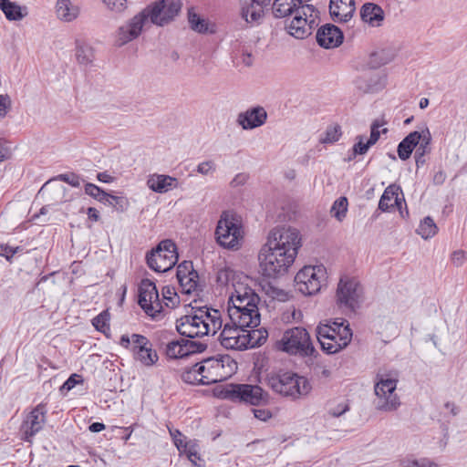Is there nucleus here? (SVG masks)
Listing matches in <instances>:
<instances>
[{"label":"nucleus","mask_w":467,"mask_h":467,"mask_svg":"<svg viewBox=\"0 0 467 467\" xmlns=\"http://www.w3.org/2000/svg\"><path fill=\"white\" fill-rule=\"evenodd\" d=\"M302 245L300 232L292 226L278 225L270 230L258 260L265 276L284 275L294 264Z\"/></svg>","instance_id":"obj_1"},{"label":"nucleus","mask_w":467,"mask_h":467,"mask_svg":"<svg viewBox=\"0 0 467 467\" xmlns=\"http://www.w3.org/2000/svg\"><path fill=\"white\" fill-rule=\"evenodd\" d=\"M182 7V0H158L118 27L114 34L116 47H123L137 39L151 25L164 26L172 22Z\"/></svg>","instance_id":"obj_2"},{"label":"nucleus","mask_w":467,"mask_h":467,"mask_svg":"<svg viewBox=\"0 0 467 467\" xmlns=\"http://www.w3.org/2000/svg\"><path fill=\"white\" fill-rule=\"evenodd\" d=\"M222 326L219 312L215 309L200 308L192 315H185L177 319L176 329L184 337L193 338L215 334Z\"/></svg>","instance_id":"obj_3"},{"label":"nucleus","mask_w":467,"mask_h":467,"mask_svg":"<svg viewBox=\"0 0 467 467\" xmlns=\"http://www.w3.org/2000/svg\"><path fill=\"white\" fill-rule=\"evenodd\" d=\"M399 372L397 370H384L377 373L374 383L373 405L380 412L396 411L401 405L400 398L397 393Z\"/></svg>","instance_id":"obj_4"},{"label":"nucleus","mask_w":467,"mask_h":467,"mask_svg":"<svg viewBox=\"0 0 467 467\" xmlns=\"http://www.w3.org/2000/svg\"><path fill=\"white\" fill-rule=\"evenodd\" d=\"M267 384L273 391L292 400L306 397L312 390L306 378L292 371L279 370L269 374Z\"/></svg>","instance_id":"obj_5"},{"label":"nucleus","mask_w":467,"mask_h":467,"mask_svg":"<svg viewBox=\"0 0 467 467\" xmlns=\"http://www.w3.org/2000/svg\"><path fill=\"white\" fill-rule=\"evenodd\" d=\"M317 338L322 350H341L350 342L352 332L347 320L337 318L331 324L317 326Z\"/></svg>","instance_id":"obj_6"},{"label":"nucleus","mask_w":467,"mask_h":467,"mask_svg":"<svg viewBox=\"0 0 467 467\" xmlns=\"http://www.w3.org/2000/svg\"><path fill=\"white\" fill-rule=\"evenodd\" d=\"M215 235L217 243L223 248L240 249L244 235L241 218L234 213L223 212L218 221Z\"/></svg>","instance_id":"obj_7"},{"label":"nucleus","mask_w":467,"mask_h":467,"mask_svg":"<svg viewBox=\"0 0 467 467\" xmlns=\"http://www.w3.org/2000/svg\"><path fill=\"white\" fill-rule=\"evenodd\" d=\"M200 369L205 372L204 381L210 385L231 378L237 370V362L228 354L218 355L205 358Z\"/></svg>","instance_id":"obj_8"},{"label":"nucleus","mask_w":467,"mask_h":467,"mask_svg":"<svg viewBox=\"0 0 467 467\" xmlns=\"http://www.w3.org/2000/svg\"><path fill=\"white\" fill-rule=\"evenodd\" d=\"M219 397L231 401H244L254 406L266 402L268 395L257 385L228 384L221 390Z\"/></svg>","instance_id":"obj_9"},{"label":"nucleus","mask_w":467,"mask_h":467,"mask_svg":"<svg viewBox=\"0 0 467 467\" xmlns=\"http://www.w3.org/2000/svg\"><path fill=\"white\" fill-rule=\"evenodd\" d=\"M327 280V271L323 265H306L295 276L296 288L305 296L318 293Z\"/></svg>","instance_id":"obj_10"},{"label":"nucleus","mask_w":467,"mask_h":467,"mask_svg":"<svg viewBox=\"0 0 467 467\" xmlns=\"http://www.w3.org/2000/svg\"><path fill=\"white\" fill-rule=\"evenodd\" d=\"M149 267L155 272H167L178 261V253L175 244L171 240L161 241L155 249L146 255Z\"/></svg>","instance_id":"obj_11"},{"label":"nucleus","mask_w":467,"mask_h":467,"mask_svg":"<svg viewBox=\"0 0 467 467\" xmlns=\"http://www.w3.org/2000/svg\"><path fill=\"white\" fill-rule=\"evenodd\" d=\"M360 293V285L356 279L341 278L336 294L337 307L344 313H352L358 305Z\"/></svg>","instance_id":"obj_12"},{"label":"nucleus","mask_w":467,"mask_h":467,"mask_svg":"<svg viewBox=\"0 0 467 467\" xmlns=\"http://www.w3.org/2000/svg\"><path fill=\"white\" fill-rule=\"evenodd\" d=\"M139 305L147 315L152 317H155L162 310L156 285L149 279H143L140 284Z\"/></svg>","instance_id":"obj_13"},{"label":"nucleus","mask_w":467,"mask_h":467,"mask_svg":"<svg viewBox=\"0 0 467 467\" xmlns=\"http://www.w3.org/2000/svg\"><path fill=\"white\" fill-rule=\"evenodd\" d=\"M227 312L233 326L240 327L242 331L246 327H256L260 325L258 304H254V307L228 306Z\"/></svg>","instance_id":"obj_14"},{"label":"nucleus","mask_w":467,"mask_h":467,"mask_svg":"<svg viewBox=\"0 0 467 467\" xmlns=\"http://www.w3.org/2000/svg\"><path fill=\"white\" fill-rule=\"evenodd\" d=\"M46 414V405L40 403L26 416L20 429L24 441L30 442L31 439L42 430Z\"/></svg>","instance_id":"obj_15"},{"label":"nucleus","mask_w":467,"mask_h":467,"mask_svg":"<svg viewBox=\"0 0 467 467\" xmlns=\"http://www.w3.org/2000/svg\"><path fill=\"white\" fill-rule=\"evenodd\" d=\"M282 350H315L308 332L303 327L286 330L281 339Z\"/></svg>","instance_id":"obj_16"},{"label":"nucleus","mask_w":467,"mask_h":467,"mask_svg":"<svg viewBox=\"0 0 467 467\" xmlns=\"http://www.w3.org/2000/svg\"><path fill=\"white\" fill-rule=\"evenodd\" d=\"M253 282H245L238 284L236 288L229 292L228 306H249L254 307V304H258L260 297L252 288Z\"/></svg>","instance_id":"obj_17"},{"label":"nucleus","mask_w":467,"mask_h":467,"mask_svg":"<svg viewBox=\"0 0 467 467\" xmlns=\"http://www.w3.org/2000/svg\"><path fill=\"white\" fill-rule=\"evenodd\" d=\"M271 0H240L241 16L248 24H257Z\"/></svg>","instance_id":"obj_18"},{"label":"nucleus","mask_w":467,"mask_h":467,"mask_svg":"<svg viewBox=\"0 0 467 467\" xmlns=\"http://www.w3.org/2000/svg\"><path fill=\"white\" fill-rule=\"evenodd\" d=\"M267 119V113L263 107H255L241 112L237 116V123L244 130H253L264 125Z\"/></svg>","instance_id":"obj_19"},{"label":"nucleus","mask_w":467,"mask_h":467,"mask_svg":"<svg viewBox=\"0 0 467 467\" xmlns=\"http://www.w3.org/2000/svg\"><path fill=\"white\" fill-rule=\"evenodd\" d=\"M343 33L334 25H325L317 33V41L325 48H334L343 42Z\"/></svg>","instance_id":"obj_20"},{"label":"nucleus","mask_w":467,"mask_h":467,"mask_svg":"<svg viewBox=\"0 0 467 467\" xmlns=\"http://www.w3.org/2000/svg\"><path fill=\"white\" fill-rule=\"evenodd\" d=\"M294 17L291 22L286 26L288 33L298 39L312 34V29L316 26L314 18H306L302 15L293 14Z\"/></svg>","instance_id":"obj_21"},{"label":"nucleus","mask_w":467,"mask_h":467,"mask_svg":"<svg viewBox=\"0 0 467 467\" xmlns=\"http://www.w3.org/2000/svg\"><path fill=\"white\" fill-rule=\"evenodd\" d=\"M387 76L381 72H369L357 80V87L364 92H378L385 88Z\"/></svg>","instance_id":"obj_22"},{"label":"nucleus","mask_w":467,"mask_h":467,"mask_svg":"<svg viewBox=\"0 0 467 467\" xmlns=\"http://www.w3.org/2000/svg\"><path fill=\"white\" fill-rule=\"evenodd\" d=\"M146 184L154 192L166 193L178 187V180L170 175L153 173L148 176Z\"/></svg>","instance_id":"obj_23"},{"label":"nucleus","mask_w":467,"mask_h":467,"mask_svg":"<svg viewBox=\"0 0 467 467\" xmlns=\"http://www.w3.org/2000/svg\"><path fill=\"white\" fill-rule=\"evenodd\" d=\"M216 281L220 285L227 287L228 293L236 288L238 284H244L245 282H253L247 275L237 273L234 270L225 267L220 269L217 273Z\"/></svg>","instance_id":"obj_24"},{"label":"nucleus","mask_w":467,"mask_h":467,"mask_svg":"<svg viewBox=\"0 0 467 467\" xmlns=\"http://www.w3.org/2000/svg\"><path fill=\"white\" fill-rule=\"evenodd\" d=\"M57 17L66 23L76 20L80 15V6L77 0H57Z\"/></svg>","instance_id":"obj_25"},{"label":"nucleus","mask_w":467,"mask_h":467,"mask_svg":"<svg viewBox=\"0 0 467 467\" xmlns=\"http://www.w3.org/2000/svg\"><path fill=\"white\" fill-rule=\"evenodd\" d=\"M330 15L337 21H348L355 11L354 0H330Z\"/></svg>","instance_id":"obj_26"},{"label":"nucleus","mask_w":467,"mask_h":467,"mask_svg":"<svg viewBox=\"0 0 467 467\" xmlns=\"http://www.w3.org/2000/svg\"><path fill=\"white\" fill-rule=\"evenodd\" d=\"M65 192L66 188L62 184L56 182L55 180H50L41 187L38 195L53 203H59L66 201Z\"/></svg>","instance_id":"obj_27"},{"label":"nucleus","mask_w":467,"mask_h":467,"mask_svg":"<svg viewBox=\"0 0 467 467\" xmlns=\"http://www.w3.org/2000/svg\"><path fill=\"white\" fill-rule=\"evenodd\" d=\"M360 16L365 23L371 26H379L384 20V12L379 5L367 3L361 7Z\"/></svg>","instance_id":"obj_28"},{"label":"nucleus","mask_w":467,"mask_h":467,"mask_svg":"<svg viewBox=\"0 0 467 467\" xmlns=\"http://www.w3.org/2000/svg\"><path fill=\"white\" fill-rule=\"evenodd\" d=\"M420 141V136L419 131H413L407 135L398 145L399 158L402 161L408 160Z\"/></svg>","instance_id":"obj_29"},{"label":"nucleus","mask_w":467,"mask_h":467,"mask_svg":"<svg viewBox=\"0 0 467 467\" xmlns=\"http://www.w3.org/2000/svg\"><path fill=\"white\" fill-rule=\"evenodd\" d=\"M119 344L124 348H132V350H152L148 338L139 334L123 335Z\"/></svg>","instance_id":"obj_30"},{"label":"nucleus","mask_w":467,"mask_h":467,"mask_svg":"<svg viewBox=\"0 0 467 467\" xmlns=\"http://www.w3.org/2000/svg\"><path fill=\"white\" fill-rule=\"evenodd\" d=\"M0 8L10 21H19L27 16L26 7L9 0H0Z\"/></svg>","instance_id":"obj_31"},{"label":"nucleus","mask_w":467,"mask_h":467,"mask_svg":"<svg viewBox=\"0 0 467 467\" xmlns=\"http://www.w3.org/2000/svg\"><path fill=\"white\" fill-rule=\"evenodd\" d=\"M400 191V187L395 184H391L389 187H387L382 196L380 197L379 202V209H380L382 212H386L394 204H398Z\"/></svg>","instance_id":"obj_32"},{"label":"nucleus","mask_w":467,"mask_h":467,"mask_svg":"<svg viewBox=\"0 0 467 467\" xmlns=\"http://www.w3.org/2000/svg\"><path fill=\"white\" fill-rule=\"evenodd\" d=\"M297 4V0H275L273 5V14L278 18L296 14Z\"/></svg>","instance_id":"obj_33"},{"label":"nucleus","mask_w":467,"mask_h":467,"mask_svg":"<svg viewBox=\"0 0 467 467\" xmlns=\"http://www.w3.org/2000/svg\"><path fill=\"white\" fill-rule=\"evenodd\" d=\"M202 363H197L194 366H192L191 368L186 369L182 374V379L185 383L193 384V385H209V383H206L204 380H207L205 379V372L201 371L200 366Z\"/></svg>","instance_id":"obj_34"},{"label":"nucleus","mask_w":467,"mask_h":467,"mask_svg":"<svg viewBox=\"0 0 467 467\" xmlns=\"http://www.w3.org/2000/svg\"><path fill=\"white\" fill-rule=\"evenodd\" d=\"M76 45V58L81 65H88L93 61L94 54L93 48L84 41L77 39Z\"/></svg>","instance_id":"obj_35"},{"label":"nucleus","mask_w":467,"mask_h":467,"mask_svg":"<svg viewBox=\"0 0 467 467\" xmlns=\"http://www.w3.org/2000/svg\"><path fill=\"white\" fill-rule=\"evenodd\" d=\"M187 16L191 29L200 34H205L208 32V22L196 13L194 7L188 9Z\"/></svg>","instance_id":"obj_36"},{"label":"nucleus","mask_w":467,"mask_h":467,"mask_svg":"<svg viewBox=\"0 0 467 467\" xmlns=\"http://www.w3.org/2000/svg\"><path fill=\"white\" fill-rule=\"evenodd\" d=\"M437 232L438 227L430 216L425 217L417 229L418 234L425 240L433 237Z\"/></svg>","instance_id":"obj_37"},{"label":"nucleus","mask_w":467,"mask_h":467,"mask_svg":"<svg viewBox=\"0 0 467 467\" xmlns=\"http://www.w3.org/2000/svg\"><path fill=\"white\" fill-rule=\"evenodd\" d=\"M245 347L244 348H255L261 347L267 338V332L265 330H252L246 336Z\"/></svg>","instance_id":"obj_38"},{"label":"nucleus","mask_w":467,"mask_h":467,"mask_svg":"<svg viewBox=\"0 0 467 467\" xmlns=\"http://www.w3.org/2000/svg\"><path fill=\"white\" fill-rule=\"evenodd\" d=\"M181 453H184L188 460L195 466L200 467L198 462H201V456L199 454V446L195 441H189L182 449Z\"/></svg>","instance_id":"obj_39"},{"label":"nucleus","mask_w":467,"mask_h":467,"mask_svg":"<svg viewBox=\"0 0 467 467\" xmlns=\"http://www.w3.org/2000/svg\"><path fill=\"white\" fill-rule=\"evenodd\" d=\"M348 199L346 197H339L335 201L331 207V214L339 222H341L348 212Z\"/></svg>","instance_id":"obj_40"},{"label":"nucleus","mask_w":467,"mask_h":467,"mask_svg":"<svg viewBox=\"0 0 467 467\" xmlns=\"http://www.w3.org/2000/svg\"><path fill=\"white\" fill-rule=\"evenodd\" d=\"M246 337L236 335V337H223L222 346L228 350H244Z\"/></svg>","instance_id":"obj_41"},{"label":"nucleus","mask_w":467,"mask_h":467,"mask_svg":"<svg viewBox=\"0 0 467 467\" xmlns=\"http://www.w3.org/2000/svg\"><path fill=\"white\" fill-rule=\"evenodd\" d=\"M401 467H438V464L427 458L420 460L413 457H407L400 461Z\"/></svg>","instance_id":"obj_42"},{"label":"nucleus","mask_w":467,"mask_h":467,"mask_svg":"<svg viewBox=\"0 0 467 467\" xmlns=\"http://www.w3.org/2000/svg\"><path fill=\"white\" fill-rule=\"evenodd\" d=\"M420 141L417 145L416 153L420 155H426L430 152L431 136L429 129H424L420 132Z\"/></svg>","instance_id":"obj_43"},{"label":"nucleus","mask_w":467,"mask_h":467,"mask_svg":"<svg viewBox=\"0 0 467 467\" xmlns=\"http://www.w3.org/2000/svg\"><path fill=\"white\" fill-rule=\"evenodd\" d=\"M269 368V358L266 356V352H256L254 355V370L260 374L267 371Z\"/></svg>","instance_id":"obj_44"},{"label":"nucleus","mask_w":467,"mask_h":467,"mask_svg":"<svg viewBox=\"0 0 467 467\" xmlns=\"http://www.w3.org/2000/svg\"><path fill=\"white\" fill-rule=\"evenodd\" d=\"M85 192L98 200L101 202V201H108L110 197V194L105 192L102 189L93 183H87L85 185Z\"/></svg>","instance_id":"obj_45"},{"label":"nucleus","mask_w":467,"mask_h":467,"mask_svg":"<svg viewBox=\"0 0 467 467\" xmlns=\"http://www.w3.org/2000/svg\"><path fill=\"white\" fill-rule=\"evenodd\" d=\"M133 358L144 366H151L158 361L159 357L157 352H133Z\"/></svg>","instance_id":"obj_46"},{"label":"nucleus","mask_w":467,"mask_h":467,"mask_svg":"<svg viewBox=\"0 0 467 467\" xmlns=\"http://www.w3.org/2000/svg\"><path fill=\"white\" fill-rule=\"evenodd\" d=\"M107 10L114 14H120L127 8V0H100Z\"/></svg>","instance_id":"obj_47"},{"label":"nucleus","mask_w":467,"mask_h":467,"mask_svg":"<svg viewBox=\"0 0 467 467\" xmlns=\"http://www.w3.org/2000/svg\"><path fill=\"white\" fill-rule=\"evenodd\" d=\"M341 136L339 126L328 127L323 137L320 138L319 141L324 144L333 143L337 141Z\"/></svg>","instance_id":"obj_48"},{"label":"nucleus","mask_w":467,"mask_h":467,"mask_svg":"<svg viewBox=\"0 0 467 467\" xmlns=\"http://www.w3.org/2000/svg\"><path fill=\"white\" fill-rule=\"evenodd\" d=\"M191 275L193 277H198V273L193 269L192 262L184 261L178 265L176 275L178 280Z\"/></svg>","instance_id":"obj_49"},{"label":"nucleus","mask_w":467,"mask_h":467,"mask_svg":"<svg viewBox=\"0 0 467 467\" xmlns=\"http://www.w3.org/2000/svg\"><path fill=\"white\" fill-rule=\"evenodd\" d=\"M358 140L357 143L354 144L352 148V156L349 157V160H352L357 155H364L368 152V149L372 146L371 144H368V141L364 142V137L359 135L356 138Z\"/></svg>","instance_id":"obj_50"},{"label":"nucleus","mask_w":467,"mask_h":467,"mask_svg":"<svg viewBox=\"0 0 467 467\" xmlns=\"http://www.w3.org/2000/svg\"><path fill=\"white\" fill-rule=\"evenodd\" d=\"M383 124H384L383 122H381L378 119L373 121V123L371 124V127H370V136H369V139L368 140V144H371L373 146L379 140L380 133L385 134L388 132L387 128H384V129H382V130H379V128Z\"/></svg>","instance_id":"obj_51"},{"label":"nucleus","mask_w":467,"mask_h":467,"mask_svg":"<svg viewBox=\"0 0 467 467\" xmlns=\"http://www.w3.org/2000/svg\"><path fill=\"white\" fill-rule=\"evenodd\" d=\"M318 11L312 5H307L306 3L297 4L296 14L302 15L303 17L306 18H316L317 17Z\"/></svg>","instance_id":"obj_52"},{"label":"nucleus","mask_w":467,"mask_h":467,"mask_svg":"<svg viewBox=\"0 0 467 467\" xmlns=\"http://www.w3.org/2000/svg\"><path fill=\"white\" fill-rule=\"evenodd\" d=\"M198 277H193L191 275L185 276L179 281L182 292L185 294H191L192 292L195 291L198 285Z\"/></svg>","instance_id":"obj_53"},{"label":"nucleus","mask_w":467,"mask_h":467,"mask_svg":"<svg viewBox=\"0 0 467 467\" xmlns=\"http://www.w3.org/2000/svg\"><path fill=\"white\" fill-rule=\"evenodd\" d=\"M163 300L168 307L173 308L179 304V297L173 288L166 286L162 290Z\"/></svg>","instance_id":"obj_54"},{"label":"nucleus","mask_w":467,"mask_h":467,"mask_svg":"<svg viewBox=\"0 0 467 467\" xmlns=\"http://www.w3.org/2000/svg\"><path fill=\"white\" fill-rule=\"evenodd\" d=\"M450 261L455 267H461L467 261V254L462 249L455 250L451 254Z\"/></svg>","instance_id":"obj_55"},{"label":"nucleus","mask_w":467,"mask_h":467,"mask_svg":"<svg viewBox=\"0 0 467 467\" xmlns=\"http://www.w3.org/2000/svg\"><path fill=\"white\" fill-rule=\"evenodd\" d=\"M196 171L202 175H211L216 171L213 161H205L198 164Z\"/></svg>","instance_id":"obj_56"},{"label":"nucleus","mask_w":467,"mask_h":467,"mask_svg":"<svg viewBox=\"0 0 467 467\" xmlns=\"http://www.w3.org/2000/svg\"><path fill=\"white\" fill-rule=\"evenodd\" d=\"M92 324L99 331L104 332L108 328V314L103 312L93 318Z\"/></svg>","instance_id":"obj_57"},{"label":"nucleus","mask_w":467,"mask_h":467,"mask_svg":"<svg viewBox=\"0 0 467 467\" xmlns=\"http://www.w3.org/2000/svg\"><path fill=\"white\" fill-rule=\"evenodd\" d=\"M82 377L78 374H72L61 386V391H69L71 390L77 384L82 383Z\"/></svg>","instance_id":"obj_58"},{"label":"nucleus","mask_w":467,"mask_h":467,"mask_svg":"<svg viewBox=\"0 0 467 467\" xmlns=\"http://www.w3.org/2000/svg\"><path fill=\"white\" fill-rule=\"evenodd\" d=\"M20 250L19 246L13 247L8 244H0V256L5 257V259L10 262L14 254Z\"/></svg>","instance_id":"obj_59"},{"label":"nucleus","mask_w":467,"mask_h":467,"mask_svg":"<svg viewBox=\"0 0 467 467\" xmlns=\"http://www.w3.org/2000/svg\"><path fill=\"white\" fill-rule=\"evenodd\" d=\"M188 344L191 346L193 345L192 341H190L189 339H181V340H171L167 343V348L166 350L171 351L174 350L176 348H179L180 350L182 349L183 347H187Z\"/></svg>","instance_id":"obj_60"},{"label":"nucleus","mask_w":467,"mask_h":467,"mask_svg":"<svg viewBox=\"0 0 467 467\" xmlns=\"http://www.w3.org/2000/svg\"><path fill=\"white\" fill-rule=\"evenodd\" d=\"M349 410L348 404L341 402L335 407L329 409V414L333 417H339Z\"/></svg>","instance_id":"obj_61"},{"label":"nucleus","mask_w":467,"mask_h":467,"mask_svg":"<svg viewBox=\"0 0 467 467\" xmlns=\"http://www.w3.org/2000/svg\"><path fill=\"white\" fill-rule=\"evenodd\" d=\"M11 107V100L7 95H0V116L5 117Z\"/></svg>","instance_id":"obj_62"},{"label":"nucleus","mask_w":467,"mask_h":467,"mask_svg":"<svg viewBox=\"0 0 467 467\" xmlns=\"http://www.w3.org/2000/svg\"><path fill=\"white\" fill-rule=\"evenodd\" d=\"M171 432V435L172 436V439H173V441H174V444L175 446L177 447L178 451H182V449L183 448V445H185L187 443V441H185L183 439H182V434L178 431H170Z\"/></svg>","instance_id":"obj_63"},{"label":"nucleus","mask_w":467,"mask_h":467,"mask_svg":"<svg viewBox=\"0 0 467 467\" xmlns=\"http://www.w3.org/2000/svg\"><path fill=\"white\" fill-rule=\"evenodd\" d=\"M57 178L74 187H78L80 185L79 178L75 174H60Z\"/></svg>","instance_id":"obj_64"}]
</instances>
